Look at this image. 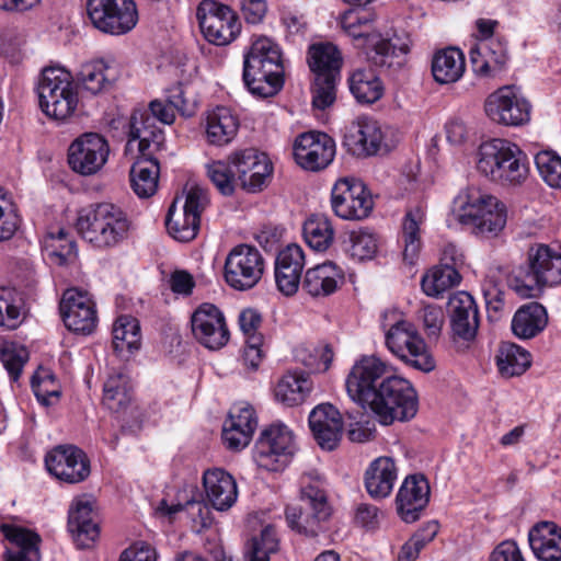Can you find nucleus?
Returning <instances> with one entry per match:
<instances>
[{
    "mask_svg": "<svg viewBox=\"0 0 561 561\" xmlns=\"http://www.w3.org/2000/svg\"><path fill=\"white\" fill-rule=\"evenodd\" d=\"M347 394L364 410L369 411L381 425L413 419L419 410V397L405 378L389 375L383 362L364 356L348 373Z\"/></svg>",
    "mask_w": 561,
    "mask_h": 561,
    "instance_id": "f257e3e1",
    "label": "nucleus"
},
{
    "mask_svg": "<svg viewBox=\"0 0 561 561\" xmlns=\"http://www.w3.org/2000/svg\"><path fill=\"white\" fill-rule=\"evenodd\" d=\"M76 229L95 249L112 250L128 239L131 220L119 206L98 203L79 210Z\"/></svg>",
    "mask_w": 561,
    "mask_h": 561,
    "instance_id": "f03ea898",
    "label": "nucleus"
},
{
    "mask_svg": "<svg viewBox=\"0 0 561 561\" xmlns=\"http://www.w3.org/2000/svg\"><path fill=\"white\" fill-rule=\"evenodd\" d=\"M477 170L491 182L517 186L528 176L529 161L516 144L494 138L479 146Z\"/></svg>",
    "mask_w": 561,
    "mask_h": 561,
    "instance_id": "7ed1b4c3",
    "label": "nucleus"
},
{
    "mask_svg": "<svg viewBox=\"0 0 561 561\" xmlns=\"http://www.w3.org/2000/svg\"><path fill=\"white\" fill-rule=\"evenodd\" d=\"M284 67L279 47L267 37L254 41L244 55L242 79L257 98L274 96L283 88Z\"/></svg>",
    "mask_w": 561,
    "mask_h": 561,
    "instance_id": "20e7f679",
    "label": "nucleus"
},
{
    "mask_svg": "<svg viewBox=\"0 0 561 561\" xmlns=\"http://www.w3.org/2000/svg\"><path fill=\"white\" fill-rule=\"evenodd\" d=\"M561 283V253L548 245L531 248L528 265L519 267L510 278V287L523 298L538 297L545 286Z\"/></svg>",
    "mask_w": 561,
    "mask_h": 561,
    "instance_id": "39448f33",
    "label": "nucleus"
},
{
    "mask_svg": "<svg viewBox=\"0 0 561 561\" xmlns=\"http://www.w3.org/2000/svg\"><path fill=\"white\" fill-rule=\"evenodd\" d=\"M332 510L319 482H302L297 502L285 508L288 527L306 538H316L325 530Z\"/></svg>",
    "mask_w": 561,
    "mask_h": 561,
    "instance_id": "423d86ee",
    "label": "nucleus"
},
{
    "mask_svg": "<svg viewBox=\"0 0 561 561\" xmlns=\"http://www.w3.org/2000/svg\"><path fill=\"white\" fill-rule=\"evenodd\" d=\"M42 112L55 121L64 122L77 110L79 99L72 75L61 67L43 69L36 87Z\"/></svg>",
    "mask_w": 561,
    "mask_h": 561,
    "instance_id": "0eeeda50",
    "label": "nucleus"
},
{
    "mask_svg": "<svg viewBox=\"0 0 561 561\" xmlns=\"http://www.w3.org/2000/svg\"><path fill=\"white\" fill-rule=\"evenodd\" d=\"M382 327L386 331V345L393 355L423 373L435 368V360L413 323L398 319L388 328L386 323Z\"/></svg>",
    "mask_w": 561,
    "mask_h": 561,
    "instance_id": "6e6552de",
    "label": "nucleus"
},
{
    "mask_svg": "<svg viewBox=\"0 0 561 561\" xmlns=\"http://www.w3.org/2000/svg\"><path fill=\"white\" fill-rule=\"evenodd\" d=\"M297 450L291 430L283 423H273L264 428L254 446L253 458L259 467L268 471H280Z\"/></svg>",
    "mask_w": 561,
    "mask_h": 561,
    "instance_id": "1a4fd4ad",
    "label": "nucleus"
},
{
    "mask_svg": "<svg viewBox=\"0 0 561 561\" xmlns=\"http://www.w3.org/2000/svg\"><path fill=\"white\" fill-rule=\"evenodd\" d=\"M85 5L91 24L104 34H127L138 22L134 0H87Z\"/></svg>",
    "mask_w": 561,
    "mask_h": 561,
    "instance_id": "9d476101",
    "label": "nucleus"
},
{
    "mask_svg": "<svg viewBox=\"0 0 561 561\" xmlns=\"http://www.w3.org/2000/svg\"><path fill=\"white\" fill-rule=\"evenodd\" d=\"M265 262L260 250L247 243L233 247L225 261V280L236 290L253 288L262 278Z\"/></svg>",
    "mask_w": 561,
    "mask_h": 561,
    "instance_id": "9b49d317",
    "label": "nucleus"
},
{
    "mask_svg": "<svg viewBox=\"0 0 561 561\" xmlns=\"http://www.w3.org/2000/svg\"><path fill=\"white\" fill-rule=\"evenodd\" d=\"M196 18L204 37L214 45H228L240 33L237 14L218 1L203 0L197 7Z\"/></svg>",
    "mask_w": 561,
    "mask_h": 561,
    "instance_id": "f8f14e48",
    "label": "nucleus"
},
{
    "mask_svg": "<svg viewBox=\"0 0 561 561\" xmlns=\"http://www.w3.org/2000/svg\"><path fill=\"white\" fill-rule=\"evenodd\" d=\"M334 214L344 220H362L369 216L374 202L365 184L356 179H340L331 192Z\"/></svg>",
    "mask_w": 561,
    "mask_h": 561,
    "instance_id": "ddd939ff",
    "label": "nucleus"
},
{
    "mask_svg": "<svg viewBox=\"0 0 561 561\" xmlns=\"http://www.w3.org/2000/svg\"><path fill=\"white\" fill-rule=\"evenodd\" d=\"M208 204L206 192L198 187H191L185 196L183 213L176 215V201L172 203L165 218L169 233L178 241H192L199 230L201 214Z\"/></svg>",
    "mask_w": 561,
    "mask_h": 561,
    "instance_id": "4468645a",
    "label": "nucleus"
},
{
    "mask_svg": "<svg viewBox=\"0 0 561 561\" xmlns=\"http://www.w3.org/2000/svg\"><path fill=\"white\" fill-rule=\"evenodd\" d=\"M529 102L517 94L512 87H502L491 93L484 103L486 116L504 126H522L530 119Z\"/></svg>",
    "mask_w": 561,
    "mask_h": 561,
    "instance_id": "2eb2a0df",
    "label": "nucleus"
},
{
    "mask_svg": "<svg viewBox=\"0 0 561 561\" xmlns=\"http://www.w3.org/2000/svg\"><path fill=\"white\" fill-rule=\"evenodd\" d=\"M110 146L96 133H85L75 139L68 149V163L72 171L81 175L99 172L107 161Z\"/></svg>",
    "mask_w": 561,
    "mask_h": 561,
    "instance_id": "dca6fc26",
    "label": "nucleus"
},
{
    "mask_svg": "<svg viewBox=\"0 0 561 561\" xmlns=\"http://www.w3.org/2000/svg\"><path fill=\"white\" fill-rule=\"evenodd\" d=\"M45 465L49 473L69 484L84 481L91 472L90 459L75 445L56 446L46 455Z\"/></svg>",
    "mask_w": 561,
    "mask_h": 561,
    "instance_id": "f3484780",
    "label": "nucleus"
},
{
    "mask_svg": "<svg viewBox=\"0 0 561 561\" xmlns=\"http://www.w3.org/2000/svg\"><path fill=\"white\" fill-rule=\"evenodd\" d=\"M65 325L75 333L91 334L98 324L95 304L91 296L78 288H68L59 305Z\"/></svg>",
    "mask_w": 561,
    "mask_h": 561,
    "instance_id": "a211bd4d",
    "label": "nucleus"
},
{
    "mask_svg": "<svg viewBox=\"0 0 561 561\" xmlns=\"http://www.w3.org/2000/svg\"><path fill=\"white\" fill-rule=\"evenodd\" d=\"M335 142L328 134L308 131L299 135L294 144V158L302 169L317 172L334 159Z\"/></svg>",
    "mask_w": 561,
    "mask_h": 561,
    "instance_id": "6ab92c4d",
    "label": "nucleus"
},
{
    "mask_svg": "<svg viewBox=\"0 0 561 561\" xmlns=\"http://www.w3.org/2000/svg\"><path fill=\"white\" fill-rule=\"evenodd\" d=\"M231 163L241 187L255 193L266 186L273 172V165L264 152L250 148L230 156Z\"/></svg>",
    "mask_w": 561,
    "mask_h": 561,
    "instance_id": "aec40b11",
    "label": "nucleus"
},
{
    "mask_svg": "<svg viewBox=\"0 0 561 561\" xmlns=\"http://www.w3.org/2000/svg\"><path fill=\"white\" fill-rule=\"evenodd\" d=\"M191 324L194 337L209 350H219L229 341L224 313L213 304H202L193 312Z\"/></svg>",
    "mask_w": 561,
    "mask_h": 561,
    "instance_id": "412c9836",
    "label": "nucleus"
},
{
    "mask_svg": "<svg viewBox=\"0 0 561 561\" xmlns=\"http://www.w3.org/2000/svg\"><path fill=\"white\" fill-rule=\"evenodd\" d=\"M355 34H347L356 41H363V48L369 62L379 68L399 69L404 64L409 45L397 46L379 33H370L365 27L355 26Z\"/></svg>",
    "mask_w": 561,
    "mask_h": 561,
    "instance_id": "4be33fe9",
    "label": "nucleus"
},
{
    "mask_svg": "<svg viewBox=\"0 0 561 561\" xmlns=\"http://www.w3.org/2000/svg\"><path fill=\"white\" fill-rule=\"evenodd\" d=\"M431 488L424 474L408 476L401 484L397 497V512L408 524L420 519L421 513L430 502Z\"/></svg>",
    "mask_w": 561,
    "mask_h": 561,
    "instance_id": "5701e85b",
    "label": "nucleus"
},
{
    "mask_svg": "<svg viewBox=\"0 0 561 561\" xmlns=\"http://www.w3.org/2000/svg\"><path fill=\"white\" fill-rule=\"evenodd\" d=\"M448 312L453 335L466 342L474 340L480 318L473 297L467 291H458L449 297Z\"/></svg>",
    "mask_w": 561,
    "mask_h": 561,
    "instance_id": "b1692460",
    "label": "nucleus"
},
{
    "mask_svg": "<svg viewBox=\"0 0 561 561\" xmlns=\"http://www.w3.org/2000/svg\"><path fill=\"white\" fill-rule=\"evenodd\" d=\"M309 426L319 446L333 450L342 436L343 421L339 410L330 403L316 407L309 414Z\"/></svg>",
    "mask_w": 561,
    "mask_h": 561,
    "instance_id": "393cba45",
    "label": "nucleus"
},
{
    "mask_svg": "<svg viewBox=\"0 0 561 561\" xmlns=\"http://www.w3.org/2000/svg\"><path fill=\"white\" fill-rule=\"evenodd\" d=\"M93 504L89 499L79 497L72 502L68 512V529L80 549L90 548L100 534Z\"/></svg>",
    "mask_w": 561,
    "mask_h": 561,
    "instance_id": "a878e982",
    "label": "nucleus"
},
{
    "mask_svg": "<svg viewBox=\"0 0 561 561\" xmlns=\"http://www.w3.org/2000/svg\"><path fill=\"white\" fill-rule=\"evenodd\" d=\"M382 139V131L376 121L359 118L346 128L343 146L353 156L368 157L379 151Z\"/></svg>",
    "mask_w": 561,
    "mask_h": 561,
    "instance_id": "bb28decb",
    "label": "nucleus"
},
{
    "mask_svg": "<svg viewBox=\"0 0 561 561\" xmlns=\"http://www.w3.org/2000/svg\"><path fill=\"white\" fill-rule=\"evenodd\" d=\"M305 266V253L297 244H289L280 250L275 260V282L285 296L297 293L301 284V273Z\"/></svg>",
    "mask_w": 561,
    "mask_h": 561,
    "instance_id": "cd10ccee",
    "label": "nucleus"
},
{
    "mask_svg": "<svg viewBox=\"0 0 561 561\" xmlns=\"http://www.w3.org/2000/svg\"><path fill=\"white\" fill-rule=\"evenodd\" d=\"M469 55L472 70L480 77H495L508 60L506 43L501 38L479 41Z\"/></svg>",
    "mask_w": 561,
    "mask_h": 561,
    "instance_id": "c85d7f7f",
    "label": "nucleus"
},
{
    "mask_svg": "<svg viewBox=\"0 0 561 561\" xmlns=\"http://www.w3.org/2000/svg\"><path fill=\"white\" fill-rule=\"evenodd\" d=\"M0 531L13 546L4 552V561H41V536L31 529L2 523Z\"/></svg>",
    "mask_w": 561,
    "mask_h": 561,
    "instance_id": "c756f323",
    "label": "nucleus"
},
{
    "mask_svg": "<svg viewBox=\"0 0 561 561\" xmlns=\"http://www.w3.org/2000/svg\"><path fill=\"white\" fill-rule=\"evenodd\" d=\"M257 426L255 412L250 405H234L224 424L222 439L227 447L240 450L249 445Z\"/></svg>",
    "mask_w": 561,
    "mask_h": 561,
    "instance_id": "7c9ffc66",
    "label": "nucleus"
},
{
    "mask_svg": "<svg viewBox=\"0 0 561 561\" xmlns=\"http://www.w3.org/2000/svg\"><path fill=\"white\" fill-rule=\"evenodd\" d=\"M203 485L208 503L217 511L229 510L238 499L236 480L224 469L206 470L203 474Z\"/></svg>",
    "mask_w": 561,
    "mask_h": 561,
    "instance_id": "2f4dec72",
    "label": "nucleus"
},
{
    "mask_svg": "<svg viewBox=\"0 0 561 561\" xmlns=\"http://www.w3.org/2000/svg\"><path fill=\"white\" fill-rule=\"evenodd\" d=\"M344 279L343 270L327 261L306 271L301 287L312 297H328L344 284Z\"/></svg>",
    "mask_w": 561,
    "mask_h": 561,
    "instance_id": "473e14b6",
    "label": "nucleus"
},
{
    "mask_svg": "<svg viewBox=\"0 0 561 561\" xmlns=\"http://www.w3.org/2000/svg\"><path fill=\"white\" fill-rule=\"evenodd\" d=\"M534 554L541 561L561 560V528L553 522H540L528 533Z\"/></svg>",
    "mask_w": 561,
    "mask_h": 561,
    "instance_id": "72a5a7b5",
    "label": "nucleus"
},
{
    "mask_svg": "<svg viewBox=\"0 0 561 561\" xmlns=\"http://www.w3.org/2000/svg\"><path fill=\"white\" fill-rule=\"evenodd\" d=\"M137 140L139 156L141 158L153 157L161 149L164 141L163 131L156 127L153 118L148 113L131 115L129 142Z\"/></svg>",
    "mask_w": 561,
    "mask_h": 561,
    "instance_id": "f704fd0d",
    "label": "nucleus"
},
{
    "mask_svg": "<svg viewBox=\"0 0 561 561\" xmlns=\"http://www.w3.org/2000/svg\"><path fill=\"white\" fill-rule=\"evenodd\" d=\"M307 60L314 77L341 78L343 57L333 43L320 42L310 45Z\"/></svg>",
    "mask_w": 561,
    "mask_h": 561,
    "instance_id": "c9c22d12",
    "label": "nucleus"
},
{
    "mask_svg": "<svg viewBox=\"0 0 561 561\" xmlns=\"http://www.w3.org/2000/svg\"><path fill=\"white\" fill-rule=\"evenodd\" d=\"M396 480L397 467L390 457L375 459L365 472V488L375 500L389 496Z\"/></svg>",
    "mask_w": 561,
    "mask_h": 561,
    "instance_id": "e433bc0d",
    "label": "nucleus"
},
{
    "mask_svg": "<svg viewBox=\"0 0 561 561\" xmlns=\"http://www.w3.org/2000/svg\"><path fill=\"white\" fill-rule=\"evenodd\" d=\"M495 198L489 194L482 193L477 187H467L455 198L456 216L458 221L471 228L476 234L478 224L482 214L489 208V199Z\"/></svg>",
    "mask_w": 561,
    "mask_h": 561,
    "instance_id": "4c0bfd02",
    "label": "nucleus"
},
{
    "mask_svg": "<svg viewBox=\"0 0 561 561\" xmlns=\"http://www.w3.org/2000/svg\"><path fill=\"white\" fill-rule=\"evenodd\" d=\"M238 129V117L226 106H217L206 115V137L211 145H228L236 137Z\"/></svg>",
    "mask_w": 561,
    "mask_h": 561,
    "instance_id": "58836bf2",
    "label": "nucleus"
},
{
    "mask_svg": "<svg viewBox=\"0 0 561 561\" xmlns=\"http://www.w3.org/2000/svg\"><path fill=\"white\" fill-rule=\"evenodd\" d=\"M548 323L545 307L538 302H529L517 309L512 319V331L522 340L538 335Z\"/></svg>",
    "mask_w": 561,
    "mask_h": 561,
    "instance_id": "ea45409f",
    "label": "nucleus"
},
{
    "mask_svg": "<svg viewBox=\"0 0 561 561\" xmlns=\"http://www.w3.org/2000/svg\"><path fill=\"white\" fill-rule=\"evenodd\" d=\"M133 382L125 371L111 374L103 387V404L114 413L124 412L133 400Z\"/></svg>",
    "mask_w": 561,
    "mask_h": 561,
    "instance_id": "a19ab883",
    "label": "nucleus"
},
{
    "mask_svg": "<svg viewBox=\"0 0 561 561\" xmlns=\"http://www.w3.org/2000/svg\"><path fill=\"white\" fill-rule=\"evenodd\" d=\"M115 80L114 69L104 59H96L82 65L78 73V82L91 95L107 91Z\"/></svg>",
    "mask_w": 561,
    "mask_h": 561,
    "instance_id": "79ce46f5",
    "label": "nucleus"
},
{
    "mask_svg": "<svg viewBox=\"0 0 561 561\" xmlns=\"http://www.w3.org/2000/svg\"><path fill=\"white\" fill-rule=\"evenodd\" d=\"M159 162L154 157L141 158L130 168V186L135 194L140 198L152 196L158 188Z\"/></svg>",
    "mask_w": 561,
    "mask_h": 561,
    "instance_id": "37998d69",
    "label": "nucleus"
},
{
    "mask_svg": "<svg viewBox=\"0 0 561 561\" xmlns=\"http://www.w3.org/2000/svg\"><path fill=\"white\" fill-rule=\"evenodd\" d=\"M113 350L122 359L127 360L140 346V325L137 319L119 317L113 325Z\"/></svg>",
    "mask_w": 561,
    "mask_h": 561,
    "instance_id": "c03bdc74",
    "label": "nucleus"
},
{
    "mask_svg": "<svg viewBox=\"0 0 561 561\" xmlns=\"http://www.w3.org/2000/svg\"><path fill=\"white\" fill-rule=\"evenodd\" d=\"M466 68L462 51L449 47L437 51L432 60V73L436 82L447 84L460 79Z\"/></svg>",
    "mask_w": 561,
    "mask_h": 561,
    "instance_id": "a18cd8bd",
    "label": "nucleus"
},
{
    "mask_svg": "<svg viewBox=\"0 0 561 561\" xmlns=\"http://www.w3.org/2000/svg\"><path fill=\"white\" fill-rule=\"evenodd\" d=\"M311 390V382L304 373L284 375L275 387V398L282 403L294 407L301 404Z\"/></svg>",
    "mask_w": 561,
    "mask_h": 561,
    "instance_id": "49530a36",
    "label": "nucleus"
},
{
    "mask_svg": "<svg viewBox=\"0 0 561 561\" xmlns=\"http://www.w3.org/2000/svg\"><path fill=\"white\" fill-rule=\"evenodd\" d=\"M424 210L415 206L407 210L402 224L403 259L413 264L421 250L420 226L424 221Z\"/></svg>",
    "mask_w": 561,
    "mask_h": 561,
    "instance_id": "de8ad7c7",
    "label": "nucleus"
},
{
    "mask_svg": "<svg viewBox=\"0 0 561 561\" xmlns=\"http://www.w3.org/2000/svg\"><path fill=\"white\" fill-rule=\"evenodd\" d=\"M348 85L351 93L360 104H373L383 95L382 82L371 70H355L348 79Z\"/></svg>",
    "mask_w": 561,
    "mask_h": 561,
    "instance_id": "09e8293b",
    "label": "nucleus"
},
{
    "mask_svg": "<svg viewBox=\"0 0 561 561\" xmlns=\"http://www.w3.org/2000/svg\"><path fill=\"white\" fill-rule=\"evenodd\" d=\"M530 364V353L515 343H503L496 355L499 371L504 377L520 376Z\"/></svg>",
    "mask_w": 561,
    "mask_h": 561,
    "instance_id": "8fccbe9b",
    "label": "nucleus"
},
{
    "mask_svg": "<svg viewBox=\"0 0 561 561\" xmlns=\"http://www.w3.org/2000/svg\"><path fill=\"white\" fill-rule=\"evenodd\" d=\"M460 279L461 276L455 266L444 264L426 273L422 278L421 286L425 295L438 298L445 291L457 286Z\"/></svg>",
    "mask_w": 561,
    "mask_h": 561,
    "instance_id": "3c124183",
    "label": "nucleus"
},
{
    "mask_svg": "<svg viewBox=\"0 0 561 561\" xmlns=\"http://www.w3.org/2000/svg\"><path fill=\"white\" fill-rule=\"evenodd\" d=\"M307 244L319 252L325 251L333 241L334 230L330 219L324 215H311L302 227Z\"/></svg>",
    "mask_w": 561,
    "mask_h": 561,
    "instance_id": "603ef678",
    "label": "nucleus"
},
{
    "mask_svg": "<svg viewBox=\"0 0 561 561\" xmlns=\"http://www.w3.org/2000/svg\"><path fill=\"white\" fill-rule=\"evenodd\" d=\"M207 176L216 188L225 196H231L238 182L236 170L230 157L227 161H213L206 165Z\"/></svg>",
    "mask_w": 561,
    "mask_h": 561,
    "instance_id": "864d4df0",
    "label": "nucleus"
},
{
    "mask_svg": "<svg viewBox=\"0 0 561 561\" xmlns=\"http://www.w3.org/2000/svg\"><path fill=\"white\" fill-rule=\"evenodd\" d=\"M346 251L358 261L371 260L378 250V240L371 231L360 229L348 233Z\"/></svg>",
    "mask_w": 561,
    "mask_h": 561,
    "instance_id": "5fc2aeb1",
    "label": "nucleus"
},
{
    "mask_svg": "<svg viewBox=\"0 0 561 561\" xmlns=\"http://www.w3.org/2000/svg\"><path fill=\"white\" fill-rule=\"evenodd\" d=\"M489 208L482 214L478 224L477 236L490 237L496 236L506 224V213L504 205L497 198H488Z\"/></svg>",
    "mask_w": 561,
    "mask_h": 561,
    "instance_id": "6e6d98bb",
    "label": "nucleus"
},
{
    "mask_svg": "<svg viewBox=\"0 0 561 561\" xmlns=\"http://www.w3.org/2000/svg\"><path fill=\"white\" fill-rule=\"evenodd\" d=\"M438 533V523L430 522L417 530L402 547L398 554V561H414L420 551L431 542Z\"/></svg>",
    "mask_w": 561,
    "mask_h": 561,
    "instance_id": "4d7b16f0",
    "label": "nucleus"
},
{
    "mask_svg": "<svg viewBox=\"0 0 561 561\" xmlns=\"http://www.w3.org/2000/svg\"><path fill=\"white\" fill-rule=\"evenodd\" d=\"M32 390L43 405L56 403L61 394L55 376L47 370L36 371L31 380Z\"/></svg>",
    "mask_w": 561,
    "mask_h": 561,
    "instance_id": "13d9d810",
    "label": "nucleus"
},
{
    "mask_svg": "<svg viewBox=\"0 0 561 561\" xmlns=\"http://www.w3.org/2000/svg\"><path fill=\"white\" fill-rule=\"evenodd\" d=\"M159 511L169 516L185 511L193 523L198 524L201 527H207L210 524V511L204 501L190 500L184 504L169 505L165 500H162L159 505Z\"/></svg>",
    "mask_w": 561,
    "mask_h": 561,
    "instance_id": "bf43d9fd",
    "label": "nucleus"
},
{
    "mask_svg": "<svg viewBox=\"0 0 561 561\" xmlns=\"http://www.w3.org/2000/svg\"><path fill=\"white\" fill-rule=\"evenodd\" d=\"M535 163L542 180L551 187L561 188V158L552 151L536 154Z\"/></svg>",
    "mask_w": 561,
    "mask_h": 561,
    "instance_id": "052dcab7",
    "label": "nucleus"
},
{
    "mask_svg": "<svg viewBox=\"0 0 561 561\" xmlns=\"http://www.w3.org/2000/svg\"><path fill=\"white\" fill-rule=\"evenodd\" d=\"M278 549L276 530L266 526L257 538H253L249 561H270L271 556L277 553Z\"/></svg>",
    "mask_w": 561,
    "mask_h": 561,
    "instance_id": "680f3d73",
    "label": "nucleus"
},
{
    "mask_svg": "<svg viewBox=\"0 0 561 561\" xmlns=\"http://www.w3.org/2000/svg\"><path fill=\"white\" fill-rule=\"evenodd\" d=\"M341 78L314 77L312 87V105L318 110H325L336 99V84Z\"/></svg>",
    "mask_w": 561,
    "mask_h": 561,
    "instance_id": "e2e57ef3",
    "label": "nucleus"
},
{
    "mask_svg": "<svg viewBox=\"0 0 561 561\" xmlns=\"http://www.w3.org/2000/svg\"><path fill=\"white\" fill-rule=\"evenodd\" d=\"M165 100L184 117H192L197 108V102L188 96V88L178 83L165 91Z\"/></svg>",
    "mask_w": 561,
    "mask_h": 561,
    "instance_id": "0e129e2a",
    "label": "nucleus"
},
{
    "mask_svg": "<svg viewBox=\"0 0 561 561\" xmlns=\"http://www.w3.org/2000/svg\"><path fill=\"white\" fill-rule=\"evenodd\" d=\"M21 306L13 293L9 289H0V327L15 329L20 323Z\"/></svg>",
    "mask_w": 561,
    "mask_h": 561,
    "instance_id": "69168bd1",
    "label": "nucleus"
},
{
    "mask_svg": "<svg viewBox=\"0 0 561 561\" xmlns=\"http://www.w3.org/2000/svg\"><path fill=\"white\" fill-rule=\"evenodd\" d=\"M417 319L422 321L423 329L430 340H436L439 336L445 321L444 311L439 306H424L419 311Z\"/></svg>",
    "mask_w": 561,
    "mask_h": 561,
    "instance_id": "338daca9",
    "label": "nucleus"
},
{
    "mask_svg": "<svg viewBox=\"0 0 561 561\" xmlns=\"http://www.w3.org/2000/svg\"><path fill=\"white\" fill-rule=\"evenodd\" d=\"M0 359L9 373L11 380L18 381L23 366L27 360V352L25 348H18L14 345L5 346L0 352Z\"/></svg>",
    "mask_w": 561,
    "mask_h": 561,
    "instance_id": "774afa93",
    "label": "nucleus"
}]
</instances>
